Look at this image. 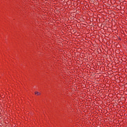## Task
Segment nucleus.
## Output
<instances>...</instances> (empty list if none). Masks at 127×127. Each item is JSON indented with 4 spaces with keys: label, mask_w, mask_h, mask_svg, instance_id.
<instances>
[{
    "label": "nucleus",
    "mask_w": 127,
    "mask_h": 127,
    "mask_svg": "<svg viewBox=\"0 0 127 127\" xmlns=\"http://www.w3.org/2000/svg\"><path fill=\"white\" fill-rule=\"evenodd\" d=\"M40 95H41V93H40V92H37V96H40Z\"/></svg>",
    "instance_id": "1"
},
{
    "label": "nucleus",
    "mask_w": 127,
    "mask_h": 127,
    "mask_svg": "<svg viewBox=\"0 0 127 127\" xmlns=\"http://www.w3.org/2000/svg\"><path fill=\"white\" fill-rule=\"evenodd\" d=\"M37 93H38V92H37V91L35 92V94L37 95Z\"/></svg>",
    "instance_id": "2"
}]
</instances>
